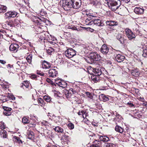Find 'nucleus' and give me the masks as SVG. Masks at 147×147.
<instances>
[{"label":"nucleus","instance_id":"f257e3e1","mask_svg":"<svg viewBox=\"0 0 147 147\" xmlns=\"http://www.w3.org/2000/svg\"><path fill=\"white\" fill-rule=\"evenodd\" d=\"M63 3L64 9L68 10L70 8L76 9L80 8L81 5V0H63Z\"/></svg>","mask_w":147,"mask_h":147},{"label":"nucleus","instance_id":"f03ea898","mask_svg":"<svg viewBox=\"0 0 147 147\" xmlns=\"http://www.w3.org/2000/svg\"><path fill=\"white\" fill-rule=\"evenodd\" d=\"M104 69L103 68L98 67L96 68L94 70V72L95 74L91 76V79L94 82H96L99 81L100 78H101L100 76L103 74L102 70L104 71Z\"/></svg>","mask_w":147,"mask_h":147},{"label":"nucleus","instance_id":"7ed1b4c3","mask_svg":"<svg viewBox=\"0 0 147 147\" xmlns=\"http://www.w3.org/2000/svg\"><path fill=\"white\" fill-rule=\"evenodd\" d=\"M120 1L119 2L118 1L115 4L113 5L110 7L109 8L112 10L113 11H116L118 13H121L123 11L124 7L122 6H120Z\"/></svg>","mask_w":147,"mask_h":147},{"label":"nucleus","instance_id":"20e7f679","mask_svg":"<svg viewBox=\"0 0 147 147\" xmlns=\"http://www.w3.org/2000/svg\"><path fill=\"white\" fill-rule=\"evenodd\" d=\"M17 14L18 13L15 11H8L4 14V18L6 19H10L16 17Z\"/></svg>","mask_w":147,"mask_h":147},{"label":"nucleus","instance_id":"39448f33","mask_svg":"<svg viewBox=\"0 0 147 147\" xmlns=\"http://www.w3.org/2000/svg\"><path fill=\"white\" fill-rule=\"evenodd\" d=\"M76 54V51L72 49H67L65 52V55L68 58H71Z\"/></svg>","mask_w":147,"mask_h":147},{"label":"nucleus","instance_id":"423d86ee","mask_svg":"<svg viewBox=\"0 0 147 147\" xmlns=\"http://www.w3.org/2000/svg\"><path fill=\"white\" fill-rule=\"evenodd\" d=\"M75 93V91H74L73 89L71 88L69 90L66 91L63 96L64 97H65L69 99L72 97L74 96V94Z\"/></svg>","mask_w":147,"mask_h":147},{"label":"nucleus","instance_id":"0eeeda50","mask_svg":"<svg viewBox=\"0 0 147 147\" xmlns=\"http://www.w3.org/2000/svg\"><path fill=\"white\" fill-rule=\"evenodd\" d=\"M89 46H87L85 45H82L80 46L79 47V52H81L82 53L86 54L88 53V50H89Z\"/></svg>","mask_w":147,"mask_h":147},{"label":"nucleus","instance_id":"6e6552de","mask_svg":"<svg viewBox=\"0 0 147 147\" xmlns=\"http://www.w3.org/2000/svg\"><path fill=\"white\" fill-rule=\"evenodd\" d=\"M89 56L92 59L98 61L100 59V57L96 52H91L89 54Z\"/></svg>","mask_w":147,"mask_h":147},{"label":"nucleus","instance_id":"1a4fd4ad","mask_svg":"<svg viewBox=\"0 0 147 147\" xmlns=\"http://www.w3.org/2000/svg\"><path fill=\"white\" fill-rule=\"evenodd\" d=\"M19 45L16 44H11L9 47V50L11 52L13 53H16L19 48Z\"/></svg>","mask_w":147,"mask_h":147},{"label":"nucleus","instance_id":"9d476101","mask_svg":"<svg viewBox=\"0 0 147 147\" xmlns=\"http://www.w3.org/2000/svg\"><path fill=\"white\" fill-rule=\"evenodd\" d=\"M126 34L129 40H131L135 37V35L133 34L131 30L129 29H126L125 30Z\"/></svg>","mask_w":147,"mask_h":147},{"label":"nucleus","instance_id":"9b49d317","mask_svg":"<svg viewBox=\"0 0 147 147\" xmlns=\"http://www.w3.org/2000/svg\"><path fill=\"white\" fill-rule=\"evenodd\" d=\"M94 24L98 26H103L104 25L103 21L98 18L93 19L92 25Z\"/></svg>","mask_w":147,"mask_h":147},{"label":"nucleus","instance_id":"f8f14e48","mask_svg":"<svg viewBox=\"0 0 147 147\" xmlns=\"http://www.w3.org/2000/svg\"><path fill=\"white\" fill-rule=\"evenodd\" d=\"M109 49L108 46L105 44H104L102 46L100 49V51L104 54H105L107 55H109V52L108 53Z\"/></svg>","mask_w":147,"mask_h":147},{"label":"nucleus","instance_id":"ddd939ff","mask_svg":"<svg viewBox=\"0 0 147 147\" xmlns=\"http://www.w3.org/2000/svg\"><path fill=\"white\" fill-rule=\"evenodd\" d=\"M145 9L142 7H136L134 9V12L137 14L142 15L143 14Z\"/></svg>","mask_w":147,"mask_h":147},{"label":"nucleus","instance_id":"4468645a","mask_svg":"<svg viewBox=\"0 0 147 147\" xmlns=\"http://www.w3.org/2000/svg\"><path fill=\"white\" fill-rule=\"evenodd\" d=\"M57 72L55 69H50L49 71V75L50 77H55L57 76Z\"/></svg>","mask_w":147,"mask_h":147},{"label":"nucleus","instance_id":"2eb2a0df","mask_svg":"<svg viewBox=\"0 0 147 147\" xmlns=\"http://www.w3.org/2000/svg\"><path fill=\"white\" fill-rule=\"evenodd\" d=\"M116 38L121 44H123L124 42V36L123 34L120 33H118L116 36Z\"/></svg>","mask_w":147,"mask_h":147},{"label":"nucleus","instance_id":"dca6fc26","mask_svg":"<svg viewBox=\"0 0 147 147\" xmlns=\"http://www.w3.org/2000/svg\"><path fill=\"white\" fill-rule=\"evenodd\" d=\"M4 110L3 113L6 116H9L11 115V109L6 107H3Z\"/></svg>","mask_w":147,"mask_h":147},{"label":"nucleus","instance_id":"f3484780","mask_svg":"<svg viewBox=\"0 0 147 147\" xmlns=\"http://www.w3.org/2000/svg\"><path fill=\"white\" fill-rule=\"evenodd\" d=\"M106 1L109 8L111 7L112 5L115 4L117 2H119V0H106Z\"/></svg>","mask_w":147,"mask_h":147},{"label":"nucleus","instance_id":"a211bd4d","mask_svg":"<svg viewBox=\"0 0 147 147\" xmlns=\"http://www.w3.org/2000/svg\"><path fill=\"white\" fill-rule=\"evenodd\" d=\"M125 57L121 54H118L115 57V60L118 62L123 61L125 59Z\"/></svg>","mask_w":147,"mask_h":147},{"label":"nucleus","instance_id":"6ab92c4d","mask_svg":"<svg viewBox=\"0 0 147 147\" xmlns=\"http://www.w3.org/2000/svg\"><path fill=\"white\" fill-rule=\"evenodd\" d=\"M106 23L107 25L110 26H115L118 24L117 21L112 20L107 21L106 22Z\"/></svg>","mask_w":147,"mask_h":147},{"label":"nucleus","instance_id":"aec40b11","mask_svg":"<svg viewBox=\"0 0 147 147\" xmlns=\"http://www.w3.org/2000/svg\"><path fill=\"white\" fill-rule=\"evenodd\" d=\"M42 66L43 69H49L51 67L50 63L44 60L42 64Z\"/></svg>","mask_w":147,"mask_h":147},{"label":"nucleus","instance_id":"412c9836","mask_svg":"<svg viewBox=\"0 0 147 147\" xmlns=\"http://www.w3.org/2000/svg\"><path fill=\"white\" fill-rule=\"evenodd\" d=\"M38 36L39 38L38 40L39 42L44 41L46 40V35L43 33H40L38 34Z\"/></svg>","mask_w":147,"mask_h":147},{"label":"nucleus","instance_id":"4be33fe9","mask_svg":"<svg viewBox=\"0 0 147 147\" xmlns=\"http://www.w3.org/2000/svg\"><path fill=\"white\" fill-rule=\"evenodd\" d=\"M13 140L15 143L19 144H22L23 143L22 140L18 137L15 136L13 137Z\"/></svg>","mask_w":147,"mask_h":147},{"label":"nucleus","instance_id":"5701e85b","mask_svg":"<svg viewBox=\"0 0 147 147\" xmlns=\"http://www.w3.org/2000/svg\"><path fill=\"white\" fill-rule=\"evenodd\" d=\"M27 137L28 138L31 140H33L34 139V134L32 131H28L27 132Z\"/></svg>","mask_w":147,"mask_h":147},{"label":"nucleus","instance_id":"b1692460","mask_svg":"<svg viewBox=\"0 0 147 147\" xmlns=\"http://www.w3.org/2000/svg\"><path fill=\"white\" fill-rule=\"evenodd\" d=\"M99 98L101 100H102L104 102L107 101L109 99L107 96L104 94H101L99 96Z\"/></svg>","mask_w":147,"mask_h":147},{"label":"nucleus","instance_id":"393cba45","mask_svg":"<svg viewBox=\"0 0 147 147\" xmlns=\"http://www.w3.org/2000/svg\"><path fill=\"white\" fill-rule=\"evenodd\" d=\"M53 129L56 132L59 133H63L64 134H65L64 131V130L63 128L59 126L56 127Z\"/></svg>","mask_w":147,"mask_h":147},{"label":"nucleus","instance_id":"a878e982","mask_svg":"<svg viewBox=\"0 0 147 147\" xmlns=\"http://www.w3.org/2000/svg\"><path fill=\"white\" fill-rule=\"evenodd\" d=\"M101 142L99 140H95L93 142L92 145L90 147H100Z\"/></svg>","mask_w":147,"mask_h":147},{"label":"nucleus","instance_id":"bb28decb","mask_svg":"<svg viewBox=\"0 0 147 147\" xmlns=\"http://www.w3.org/2000/svg\"><path fill=\"white\" fill-rule=\"evenodd\" d=\"M0 135L1 137L6 138L7 137L6 131L3 129H0Z\"/></svg>","mask_w":147,"mask_h":147},{"label":"nucleus","instance_id":"cd10ccee","mask_svg":"<svg viewBox=\"0 0 147 147\" xmlns=\"http://www.w3.org/2000/svg\"><path fill=\"white\" fill-rule=\"evenodd\" d=\"M134 112V116L135 118H140L142 116V113L140 111H137V110H135Z\"/></svg>","mask_w":147,"mask_h":147},{"label":"nucleus","instance_id":"c85d7f7f","mask_svg":"<svg viewBox=\"0 0 147 147\" xmlns=\"http://www.w3.org/2000/svg\"><path fill=\"white\" fill-rule=\"evenodd\" d=\"M99 138L101 141H102L103 142H107L109 140V137L106 136H99Z\"/></svg>","mask_w":147,"mask_h":147},{"label":"nucleus","instance_id":"c756f323","mask_svg":"<svg viewBox=\"0 0 147 147\" xmlns=\"http://www.w3.org/2000/svg\"><path fill=\"white\" fill-rule=\"evenodd\" d=\"M59 83V86L61 87L65 88L67 86V83L64 81L60 80V82Z\"/></svg>","mask_w":147,"mask_h":147},{"label":"nucleus","instance_id":"7c9ffc66","mask_svg":"<svg viewBox=\"0 0 147 147\" xmlns=\"http://www.w3.org/2000/svg\"><path fill=\"white\" fill-rule=\"evenodd\" d=\"M28 117H24L22 119V122L24 124H27L30 123V121Z\"/></svg>","mask_w":147,"mask_h":147},{"label":"nucleus","instance_id":"2f4dec72","mask_svg":"<svg viewBox=\"0 0 147 147\" xmlns=\"http://www.w3.org/2000/svg\"><path fill=\"white\" fill-rule=\"evenodd\" d=\"M86 13V14L87 16V18L86 19H88L89 20H93V18L94 17L92 14L90 13L89 12L87 11L85 12Z\"/></svg>","mask_w":147,"mask_h":147},{"label":"nucleus","instance_id":"473e14b6","mask_svg":"<svg viewBox=\"0 0 147 147\" xmlns=\"http://www.w3.org/2000/svg\"><path fill=\"white\" fill-rule=\"evenodd\" d=\"M121 116L119 115H117L116 116V117L113 119V121H115L116 123L117 122H119L121 121Z\"/></svg>","mask_w":147,"mask_h":147},{"label":"nucleus","instance_id":"72a5a7b5","mask_svg":"<svg viewBox=\"0 0 147 147\" xmlns=\"http://www.w3.org/2000/svg\"><path fill=\"white\" fill-rule=\"evenodd\" d=\"M115 130L116 131L120 133H122L123 131V128L119 125H116V126Z\"/></svg>","mask_w":147,"mask_h":147},{"label":"nucleus","instance_id":"f704fd0d","mask_svg":"<svg viewBox=\"0 0 147 147\" xmlns=\"http://www.w3.org/2000/svg\"><path fill=\"white\" fill-rule=\"evenodd\" d=\"M0 85L4 89L7 88H9L8 83L7 82H2L1 83Z\"/></svg>","mask_w":147,"mask_h":147},{"label":"nucleus","instance_id":"c9c22d12","mask_svg":"<svg viewBox=\"0 0 147 147\" xmlns=\"http://www.w3.org/2000/svg\"><path fill=\"white\" fill-rule=\"evenodd\" d=\"M46 50L47 52L49 54H51V53L54 51V49L51 47H47Z\"/></svg>","mask_w":147,"mask_h":147},{"label":"nucleus","instance_id":"e433bc0d","mask_svg":"<svg viewBox=\"0 0 147 147\" xmlns=\"http://www.w3.org/2000/svg\"><path fill=\"white\" fill-rule=\"evenodd\" d=\"M69 139V136H67L64 134L62 135L61 136V140L64 142H66Z\"/></svg>","mask_w":147,"mask_h":147},{"label":"nucleus","instance_id":"4c0bfd02","mask_svg":"<svg viewBox=\"0 0 147 147\" xmlns=\"http://www.w3.org/2000/svg\"><path fill=\"white\" fill-rule=\"evenodd\" d=\"M32 54H30L26 58V60L27 61V62L29 63L30 64L32 62Z\"/></svg>","mask_w":147,"mask_h":147},{"label":"nucleus","instance_id":"58836bf2","mask_svg":"<svg viewBox=\"0 0 147 147\" xmlns=\"http://www.w3.org/2000/svg\"><path fill=\"white\" fill-rule=\"evenodd\" d=\"M37 101L38 104L41 106L42 107L44 105L43 100L41 98H38L37 99Z\"/></svg>","mask_w":147,"mask_h":147},{"label":"nucleus","instance_id":"ea45409f","mask_svg":"<svg viewBox=\"0 0 147 147\" xmlns=\"http://www.w3.org/2000/svg\"><path fill=\"white\" fill-rule=\"evenodd\" d=\"M106 146L107 147H117L116 144L109 143H107Z\"/></svg>","mask_w":147,"mask_h":147},{"label":"nucleus","instance_id":"a19ab883","mask_svg":"<svg viewBox=\"0 0 147 147\" xmlns=\"http://www.w3.org/2000/svg\"><path fill=\"white\" fill-rule=\"evenodd\" d=\"M31 78L32 79L36 80H39L40 78L39 76H38L37 75L33 74L31 76Z\"/></svg>","mask_w":147,"mask_h":147},{"label":"nucleus","instance_id":"79ce46f5","mask_svg":"<svg viewBox=\"0 0 147 147\" xmlns=\"http://www.w3.org/2000/svg\"><path fill=\"white\" fill-rule=\"evenodd\" d=\"M85 24L87 25H92V20H90L88 19H86L85 22Z\"/></svg>","mask_w":147,"mask_h":147},{"label":"nucleus","instance_id":"37998d69","mask_svg":"<svg viewBox=\"0 0 147 147\" xmlns=\"http://www.w3.org/2000/svg\"><path fill=\"white\" fill-rule=\"evenodd\" d=\"M6 24H7L10 27H13L14 26V24L13 21L12 20L7 21L5 22Z\"/></svg>","mask_w":147,"mask_h":147},{"label":"nucleus","instance_id":"c03bdc74","mask_svg":"<svg viewBox=\"0 0 147 147\" xmlns=\"http://www.w3.org/2000/svg\"><path fill=\"white\" fill-rule=\"evenodd\" d=\"M43 98L47 102H50L51 101V97L49 96L45 95L44 96Z\"/></svg>","mask_w":147,"mask_h":147},{"label":"nucleus","instance_id":"a18cd8bd","mask_svg":"<svg viewBox=\"0 0 147 147\" xmlns=\"http://www.w3.org/2000/svg\"><path fill=\"white\" fill-rule=\"evenodd\" d=\"M23 64L22 61H18L16 63V66L18 68H21V67L22 66Z\"/></svg>","mask_w":147,"mask_h":147},{"label":"nucleus","instance_id":"49530a36","mask_svg":"<svg viewBox=\"0 0 147 147\" xmlns=\"http://www.w3.org/2000/svg\"><path fill=\"white\" fill-rule=\"evenodd\" d=\"M131 73L133 75L135 76H139L140 74L139 72L137 71V70L133 71Z\"/></svg>","mask_w":147,"mask_h":147},{"label":"nucleus","instance_id":"de8ad7c7","mask_svg":"<svg viewBox=\"0 0 147 147\" xmlns=\"http://www.w3.org/2000/svg\"><path fill=\"white\" fill-rule=\"evenodd\" d=\"M86 94L88 97L90 98V99H93V96L91 93L89 92H86Z\"/></svg>","mask_w":147,"mask_h":147},{"label":"nucleus","instance_id":"09e8293b","mask_svg":"<svg viewBox=\"0 0 147 147\" xmlns=\"http://www.w3.org/2000/svg\"><path fill=\"white\" fill-rule=\"evenodd\" d=\"M5 128V125L4 122H0V129H3Z\"/></svg>","mask_w":147,"mask_h":147},{"label":"nucleus","instance_id":"8fccbe9b","mask_svg":"<svg viewBox=\"0 0 147 147\" xmlns=\"http://www.w3.org/2000/svg\"><path fill=\"white\" fill-rule=\"evenodd\" d=\"M67 126L70 129H72L74 128V124L71 123H69L67 125Z\"/></svg>","mask_w":147,"mask_h":147},{"label":"nucleus","instance_id":"3c124183","mask_svg":"<svg viewBox=\"0 0 147 147\" xmlns=\"http://www.w3.org/2000/svg\"><path fill=\"white\" fill-rule=\"evenodd\" d=\"M13 22L14 24V26H17L20 23V21L17 19H15Z\"/></svg>","mask_w":147,"mask_h":147},{"label":"nucleus","instance_id":"603ef678","mask_svg":"<svg viewBox=\"0 0 147 147\" xmlns=\"http://www.w3.org/2000/svg\"><path fill=\"white\" fill-rule=\"evenodd\" d=\"M7 9V7L6 6L1 5V11H2V13L5 12Z\"/></svg>","mask_w":147,"mask_h":147},{"label":"nucleus","instance_id":"864d4df0","mask_svg":"<svg viewBox=\"0 0 147 147\" xmlns=\"http://www.w3.org/2000/svg\"><path fill=\"white\" fill-rule=\"evenodd\" d=\"M61 121V119L59 117H55V121L57 123V122L60 123Z\"/></svg>","mask_w":147,"mask_h":147},{"label":"nucleus","instance_id":"5fc2aeb1","mask_svg":"<svg viewBox=\"0 0 147 147\" xmlns=\"http://www.w3.org/2000/svg\"><path fill=\"white\" fill-rule=\"evenodd\" d=\"M142 56L144 57H147V49H145L143 50Z\"/></svg>","mask_w":147,"mask_h":147},{"label":"nucleus","instance_id":"6e6d98bb","mask_svg":"<svg viewBox=\"0 0 147 147\" xmlns=\"http://www.w3.org/2000/svg\"><path fill=\"white\" fill-rule=\"evenodd\" d=\"M36 74L41 76H44L45 74L40 71H36Z\"/></svg>","mask_w":147,"mask_h":147},{"label":"nucleus","instance_id":"4d7b16f0","mask_svg":"<svg viewBox=\"0 0 147 147\" xmlns=\"http://www.w3.org/2000/svg\"><path fill=\"white\" fill-rule=\"evenodd\" d=\"M24 86L26 88H28L29 86V83L28 82L24 81L23 82Z\"/></svg>","mask_w":147,"mask_h":147},{"label":"nucleus","instance_id":"13d9d810","mask_svg":"<svg viewBox=\"0 0 147 147\" xmlns=\"http://www.w3.org/2000/svg\"><path fill=\"white\" fill-rule=\"evenodd\" d=\"M5 70V69L4 68L1 67H0V73H3Z\"/></svg>","mask_w":147,"mask_h":147},{"label":"nucleus","instance_id":"bf43d9fd","mask_svg":"<svg viewBox=\"0 0 147 147\" xmlns=\"http://www.w3.org/2000/svg\"><path fill=\"white\" fill-rule=\"evenodd\" d=\"M8 97L11 98L12 100H14L15 99V97L13 95H9Z\"/></svg>","mask_w":147,"mask_h":147},{"label":"nucleus","instance_id":"052dcab7","mask_svg":"<svg viewBox=\"0 0 147 147\" xmlns=\"http://www.w3.org/2000/svg\"><path fill=\"white\" fill-rule=\"evenodd\" d=\"M7 68L8 69H11L13 68V65L8 64L7 65Z\"/></svg>","mask_w":147,"mask_h":147},{"label":"nucleus","instance_id":"680f3d73","mask_svg":"<svg viewBox=\"0 0 147 147\" xmlns=\"http://www.w3.org/2000/svg\"><path fill=\"white\" fill-rule=\"evenodd\" d=\"M69 29H71L73 30H77V28L76 27L74 26H69Z\"/></svg>","mask_w":147,"mask_h":147},{"label":"nucleus","instance_id":"e2e57ef3","mask_svg":"<svg viewBox=\"0 0 147 147\" xmlns=\"http://www.w3.org/2000/svg\"><path fill=\"white\" fill-rule=\"evenodd\" d=\"M48 41L50 43V44L53 45L55 46L56 45H57V44L55 42H54L50 40H49Z\"/></svg>","mask_w":147,"mask_h":147},{"label":"nucleus","instance_id":"0e129e2a","mask_svg":"<svg viewBox=\"0 0 147 147\" xmlns=\"http://www.w3.org/2000/svg\"><path fill=\"white\" fill-rule=\"evenodd\" d=\"M127 104L129 105V106L130 107H134V105L133 104V103H131V102H128L127 103Z\"/></svg>","mask_w":147,"mask_h":147},{"label":"nucleus","instance_id":"69168bd1","mask_svg":"<svg viewBox=\"0 0 147 147\" xmlns=\"http://www.w3.org/2000/svg\"><path fill=\"white\" fill-rule=\"evenodd\" d=\"M84 112V111H79V112H78V114L79 115H81L82 116V115Z\"/></svg>","mask_w":147,"mask_h":147},{"label":"nucleus","instance_id":"338daca9","mask_svg":"<svg viewBox=\"0 0 147 147\" xmlns=\"http://www.w3.org/2000/svg\"><path fill=\"white\" fill-rule=\"evenodd\" d=\"M86 113L84 111V112L82 115V117L84 118H85L86 117Z\"/></svg>","mask_w":147,"mask_h":147},{"label":"nucleus","instance_id":"774afa93","mask_svg":"<svg viewBox=\"0 0 147 147\" xmlns=\"http://www.w3.org/2000/svg\"><path fill=\"white\" fill-rule=\"evenodd\" d=\"M0 63L3 64H4L6 62L4 60H0Z\"/></svg>","mask_w":147,"mask_h":147}]
</instances>
